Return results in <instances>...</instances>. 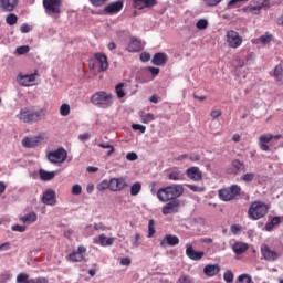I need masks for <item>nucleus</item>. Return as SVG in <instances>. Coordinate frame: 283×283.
I'll list each match as a JSON object with an SVG mask.
<instances>
[{
    "mask_svg": "<svg viewBox=\"0 0 283 283\" xmlns=\"http://www.w3.org/2000/svg\"><path fill=\"white\" fill-rule=\"evenodd\" d=\"M95 59L99 63L98 72H106L107 67H109L107 55L104 53H95Z\"/></svg>",
    "mask_w": 283,
    "mask_h": 283,
    "instance_id": "412c9836",
    "label": "nucleus"
},
{
    "mask_svg": "<svg viewBox=\"0 0 283 283\" xmlns=\"http://www.w3.org/2000/svg\"><path fill=\"white\" fill-rule=\"evenodd\" d=\"M133 247H135V248L140 247V233H137V234L135 235V240H134V242H133Z\"/></svg>",
    "mask_w": 283,
    "mask_h": 283,
    "instance_id": "774afa93",
    "label": "nucleus"
},
{
    "mask_svg": "<svg viewBox=\"0 0 283 283\" xmlns=\"http://www.w3.org/2000/svg\"><path fill=\"white\" fill-rule=\"evenodd\" d=\"M269 213V207L266 203L261 201H254L251 203L248 216L250 220H260V218H264Z\"/></svg>",
    "mask_w": 283,
    "mask_h": 283,
    "instance_id": "20e7f679",
    "label": "nucleus"
},
{
    "mask_svg": "<svg viewBox=\"0 0 283 283\" xmlns=\"http://www.w3.org/2000/svg\"><path fill=\"white\" fill-rule=\"evenodd\" d=\"M186 255L189 258V260H193L195 262H198L205 258V252L202 251H196L193 250V245H186Z\"/></svg>",
    "mask_w": 283,
    "mask_h": 283,
    "instance_id": "dca6fc26",
    "label": "nucleus"
},
{
    "mask_svg": "<svg viewBox=\"0 0 283 283\" xmlns=\"http://www.w3.org/2000/svg\"><path fill=\"white\" fill-rule=\"evenodd\" d=\"M98 240L102 247H112L114 244V238H107L105 234H99Z\"/></svg>",
    "mask_w": 283,
    "mask_h": 283,
    "instance_id": "7c9ffc66",
    "label": "nucleus"
},
{
    "mask_svg": "<svg viewBox=\"0 0 283 283\" xmlns=\"http://www.w3.org/2000/svg\"><path fill=\"white\" fill-rule=\"evenodd\" d=\"M56 174H59V171H48L43 168L39 169V176L43 182H50V180H54V178H56Z\"/></svg>",
    "mask_w": 283,
    "mask_h": 283,
    "instance_id": "5701e85b",
    "label": "nucleus"
},
{
    "mask_svg": "<svg viewBox=\"0 0 283 283\" xmlns=\"http://www.w3.org/2000/svg\"><path fill=\"white\" fill-rule=\"evenodd\" d=\"M188 189H190V191H195L196 193H202V191H205V187L203 186H196V185H188L187 186Z\"/></svg>",
    "mask_w": 283,
    "mask_h": 283,
    "instance_id": "864d4df0",
    "label": "nucleus"
},
{
    "mask_svg": "<svg viewBox=\"0 0 283 283\" xmlns=\"http://www.w3.org/2000/svg\"><path fill=\"white\" fill-rule=\"evenodd\" d=\"M227 41H228L229 48L235 49L242 45V38L240 36V33L233 30L227 32Z\"/></svg>",
    "mask_w": 283,
    "mask_h": 283,
    "instance_id": "1a4fd4ad",
    "label": "nucleus"
},
{
    "mask_svg": "<svg viewBox=\"0 0 283 283\" xmlns=\"http://www.w3.org/2000/svg\"><path fill=\"white\" fill-rule=\"evenodd\" d=\"M151 60V54H149L148 52H143L142 54H140V61L143 62V63H147L148 61H150Z\"/></svg>",
    "mask_w": 283,
    "mask_h": 283,
    "instance_id": "052dcab7",
    "label": "nucleus"
},
{
    "mask_svg": "<svg viewBox=\"0 0 283 283\" xmlns=\"http://www.w3.org/2000/svg\"><path fill=\"white\" fill-rule=\"evenodd\" d=\"M230 231H231V233H233V235H238L240 233V231H242V226H240V224H232L230 227Z\"/></svg>",
    "mask_w": 283,
    "mask_h": 283,
    "instance_id": "6e6d98bb",
    "label": "nucleus"
},
{
    "mask_svg": "<svg viewBox=\"0 0 283 283\" xmlns=\"http://www.w3.org/2000/svg\"><path fill=\"white\" fill-rule=\"evenodd\" d=\"M260 10H262V7L259 4L249 8V12H251V14H260Z\"/></svg>",
    "mask_w": 283,
    "mask_h": 283,
    "instance_id": "e2e57ef3",
    "label": "nucleus"
},
{
    "mask_svg": "<svg viewBox=\"0 0 283 283\" xmlns=\"http://www.w3.org/2000/svg\"><path fill=\"white\" fill-rule=\"evenodd\" d=\"M46 158L52 165H63V163L67 160V150L63 147H59L55 150L49 151Z\"/></svg>",
    "mask_w": 283,
    "mask_h": 283,
    "instance_id": "39448f33",
    "label": "nucleus"
},
{
    "mask_svg": "<svg viewBox=\"0 0 283 283\" xmlns=\"http://www.w3.org/2000/svg\"><path fill=\"white\" fill-rule=\"evenodd\" d=\"M280 222H282V218L281 217H273L271 222H268L264 227L265 231H271L272 229H275V227H277V224H280Z\"/></svg>",
    "mask_w": 283,
    "mask_h": 283,
    "instance_id": "c756f323",
    "label": "nucleus"
},
{
    "mask_svg": "<svg viewBox=\"0 0 283 283\" xmlns=\"http://www.w3.org/2000/svg\"><path fill=\"white\" fill-rule=\"evenodd\" d=\"M20 220L24 224H33V222H36V213L29 212L25 216L20 217Z\"/></svg>",
    "mask_w": 283,
    "mask_h": 283,
    "instance_id": "c85d7f7f",
    "label": "nucleus"
},
{
    "mask_svg": "<svg viewBox=\"0 0 283 283\" xmlns=\"http://www.w3.org/2000/svg\"><path fill=\"white\" fill-rule=\"evenodd\" d=\"M97 191H105L106 189L111 190V181L103 180L96 187Z\"/></svg>",
    "mask_w": 283,
    "mask_h": 283,
    "instance_id": "c03bdc74",
    "label": "nucleus"
},
{
    "mask_svg": "<svg viewBox=\"0 0 283 283\" xmlns=\"http://www.w3.org/2000/svg\"><path fill=\"white\" fill-rule=\"evenodd\" d=\"M180 244V239L176 235L167 234L161 241L160 247H177Z\"/></svg>",
    "mask_w": 283,
    "mask_h": 283,
    "instance_id": "aec40b11",
    "label": "nucleus"
},
{
    "mask_svg": "<svg viewBox=\"0 0 283 283\" xmlns=\"http://www.w3.org/2000/svg\"><path fill=\"white\" fill-rule=\"evenodd\" d=\"M123 87H125V83H119L115 87V92H116L117 98H125L126 94H125V90H123Z\"/></svg>",
    "mask_w": 283,
    "mask_h": 283,
    "instance_id": "58836bf2",
    "label": "nucleus"
},
{
    "mask_svg": "<svg viewBox=\"0 0 283 283\" xmlns=\"http://www.w3.org/2000/svg\"><path fill=\"white\" fill-rule=\"evenodd\" d=\"M123 6H124L123 0L111 2L104 8V12L105 14H118V12L123 10Z\"/></svg>",
    "mask_w": 283,
    "mask_h": 283,
    "instance_id": "ddd939ff",
    "label": "nucleus"
},
{
    "mask_svg": "<svg viewBox=\"0 0 283 283\" xmlns=\"http://www.w3.org/2000/svg\"><path fill=\"white\" fill-rule=\"evenodd\" d=\"M280 138H282V135H272V134H265V135H261L259 137V147L262 151H270V147H269V143H271V140H280Z\"/></svg>",
    "mask_w": 283,
    "mask_h": 283,
    "instance_id": "6e6552de",
    "label": "nucleus"
},
{
    "mask_svg": "<svg viewBox=\"0 0 283 283\" xmlns=\"http://www.w3.org/2000/svg\"><path fill=\"white\" fill-rule=\"evenodd\" d=\"M17 83L22 87H32L36 83V71L31 74L19 73L17 76Z\"/></svg>",
    "mask_w": 283,
    "mask_h": 283,
    "instance_id": "0eeeda50",
    "label": "nucleus"
},
{
    "mask_svg": "<svg viewBox=\"0 0 283 283\" xmlns=\"http://www.w3.org/2000/svg\"><path fill=\"white\" fill-rule=\"evenodd\" d=\"M180 209V200L168 201L166 206L163 207L161 213L164 216H169L171 213H178Z\"/></svg>",
    "mask_w": 283,
    "mask_h": 283,
    "instance_id": "9d476101",
    "label": "nucleus"
},
{
    "mask_svg": "<svg viewBox=\"0 0 283 283\" xmlns=\"http://www.w3.org/2000/svg\"><path fill=\"white\" fill-rule=\"evenodd\" d=\"M182 193H185V187L182 185H172L160 188L157 191V198L160 202H169L171 200H178Z\"/></svg>",
    "mask_w": 283,
    "mask_h": 283,
    "instance_id": "f257e3e1",
    "label": "nucleus"
},
{
    "mask_svg": "<svg viewBox=\"0 0 283 283\" xmlns=\"http://www.w3.org/2000/svg\"><path fill=\"white\" fill-rule=\"evenodd\" d=\"M154 233H156L155 221L150 219L148 221V238H154Z\"/></svg>",
    "mask_w": 283,
    "mask_h": 283,
    "instance_id": "a18cd8bd",
    "label": "nucleus"
},
{
    "mask_svg": "<svg viewBox=\"0 0 283 283\" xmlns=\"http://www.w3.org/2000/svg\"><path fill=\"white\" fill-rule=\"evenodd\" d=\"M85 251H87V249H85L83 245H80L76 251H73L66 256L67 262H83V253H85Z\"/></svg>",
    "mask_w": 283,
    "mask_h": 283,
    "instance_id": "f8f14e48",
    "label": "nucleus"
},
{
    "mask_svg": "<svg viewBox=\"0 0 283 283\" xmlns=\"http://www.w3.org/2000/svg\"><path fill=\"white\" fill-rule=\"evenodd\" d=\"M83 191V188L81 187V185L76 184L72 187V193L73 196H81Z\"/></svg>",
    "mask_w": 283,
    "mask_h": 283,
    "instance_id": "4d7b16f0",
    "label": "nucleus"
},
{
    "mask_svg": "<svg viewBox=\"0 0 283 283\" xmlns=\"http://www.w3.org/2000/svg\"><path fill=\"white\" fill-rule=\"evenodd\" d=\"M48 138H49L48 133H40L36 136V144L43 145V144L48 143Z\"/></svg>",
    "mask_w": 283,
    "mask_h": 283,
    "instance_id": "a19ab883",
    "label": "nucleus"
},
{
    "mask_svg": "<svg viewBox=\"0 0 283 283\" xmlns=\"http://www.w3.org/2000/svg\"><path fill=\"white\" fill-rule=\"evenodd\" d=\"M22 146L25 149H32V148L36 147V137H24L22 139Z\"/></svg>",
    "mask_w": 283,
    "mask_h": 283,
    "instance_id": "cd10ccee",
    "label": "nucleus"
},
{
    "mask_svg": "<svg viewBox=\"0 0 283 283\" xmlns=\"http://www.w3.org/2000/svg\"><path fill=\"white\" fill-rule=\"evenodd\" d=\"M45 14L51 19H59L63 9V0H43Z\"/></svg>",
    "mask_w": 283,
    "mask_h": 283,
    "instance_id": "7ed1b4c3",
    "label": "nucleus"
},
{
    "mask_svg": "<svg viewBox=\"0 0 283 283\" xmlns=\"http://www.w3.org/2000/svg\"><path fill=\"white\" fill-rule=\"evenodd\" d=\"M148 72L151 73L153 76H158V74H160V69L148 66Z\"/></svg>",
    "mask_w": 283,
    "mask_h": 283,
    "instance_id": "0e129e2a",
    "label": "nucleus"
},
{
    "mask_svg": "<svg viewBox=\"0 0 283 283\" xmlns=\"http://www.w3.org/2000/svg\"><path fill=\"white\" fill-rule=\"evenodd\" d=\"M203 3H206V6L213 8L216 6H218L219 3H222V0H203Z\"/></svg>",
    "mask_w": 283,
    "mask_h": 283,
    "instance_id": "13d9d810",
    "label": "nucleus"
},
{
    "mask_svg": "<svg viewBox=\"0 0 283 283\" xmlns=\"http://www.w3.org/2000/svg\"><path fill=\"white\" fill-rule=\"evenodd\" d=\"M92 105L96 107H102V109H107L114 105V95L105 91H98L91 96Z\"/></svg>",
    "mask_w": 283,
    "mask_h": 283,
    "instance_id": "f03ea898",
    "label": "nucleus"
},
{
    "mask_svg": "<svg viewBox=\"0 0 283 283\" xmlns=\"http://www.w3.org/2000/svg\"><path fill=\"white\" fill-rule=\"evenodd\" d=\"M134 8L137 10H145V8H154V6H158L157 0H133Z\"/></svg>",
    "mask_w": 283,
    "mask_h": 283,
    "instance_id": "a211bd4d",
    "label": "nucleus"
},
{
    "mask_svg": "<svg viewBox=\"0 0 283 283\" xmlns=\"http://www.w3.org/2000/svg\"><path fill=\"white\" fill-rule=\"evenodd\" d=\"M233 277H234L233 271H231V270H227V271L224 272V274H223V280H224V282H227V283L233 282Z\"/></svg>",
    "mask_w": 283,
    "mask_h": 283,
    "instance_id": "de8ad7c7",
    "label": "nucleus"
},
{
    "mask_svg": "<svg viewBox=\"0 0 283 283\" xmlns=\"http://www.w3.org/2000/svg\"><path fill=\"white\" fill-rule=\"evenodd\" d=\"M240 191H242L240 186L232 185L230 188L220 189L219 198L220 200H223V202H229L231 200H234V198H238V196H240Z\"/></svg>",
    "mask_w": 283,
    "mask_h": 283,
    "instance_id": "423d86ee",
    "label": "nucleus"
},
{
    "mask_svg": "<svg viewBox=\"0 0 283 283\" xmlns=\"http://www.w3.org/2000/svg\"><path fill=\"white\" fill-rule=\"evenodd\" d=\"M258 43H261V45H269L271 41H273V35L272 34H265L260 36L258 40Z\"/></svg>",
    "mask_w": 283,
    "mask_h": 283,
    "instance_id": "f704fd0d",
    "label": "nucleus"
},
{
    "mask_svg": "<svg viewBox=\"0 0 283 283\" xmlns=\"http://www.w3.org/2000/svg\"><path fill=\"white\" fill-rule=\"evenodd\" d=\"M30 30H32V28H30L29 24H22L20 27V31L22 32V34H28V32H30Z\"/></svg>",
    "mask_w": 283,
    "mask_h": 283,
    "instance_id": "338daca9",
    "label": "nucleus"
},
{
    "mask_svg": "<svg viewBox=\"0 0 283 283\" xmlns=\"http://www.w3.org/2000/svg\"><path fill=\"white\" fill-rule=\"evenodd\" d=\"M261 255H263L264 260L268 262H275L279 258L277 252L271 250L266 244L261 247Z\"/></svg>",
    "mask_w": 283,
    "mask_h": 283,
    "instance_id": "2eb2a0df",
    "label": "nucleus"
},
{
    "mask_svg": "<svg viewBox=\"0 0 283 283\" xmlns=\"http://www.w3.org/2000/svg\"><path fill=\"white\" fill-rule=\"evenodd\" d=\"M17 21H19V17H17L14 13H10L6 18V23L8 25H17Z\"/></svg>",
    "mask_w": 283,
    "mask_h": 283,
    "instance_id": "4c0bfd02",
    "label": "nucleus"
},
{
    "mask_svg": "<svg viewBox=\"0 0 283 283\" xmlns=\"http://www.w3.org/2000/svg\"><path fill=\"white\" fill-rule=\"evenodd\" d=\"M186 175L191 180H195V182H200L202 180V171H200V168L192 166L186 170Z\"/></svg>",
    "mask_w": 283,
    "mask_h": 283,
    "instance_id": "6ab92c4d",
    "label": "nucleus"
},
{
    "mask_svg": "<svg viewBox=\"0 0 283 283\" xmlns=\"http://www.w3.org/2000/svg\"><path fill=\"white\" fill-rule=\"evenodd\" d=\"M177 283H193V279L189 274H181L178 277Z\"/></svg>",
    "mask_w": 283,
    "mask_h": 283,
    "instance_id": "37998d69",
    "label": "nucleus"
},
{
    "mask_svg": "<svg viewBox=\"0 0 283 283\" xmlns=\"http://www.w3.org/2000/svg\"><path fill=\"white\" fill-rule=\"evenodd\" d=\"M95 8H101L107 0H88Z\"/></svg>",
    "mask_w": 283,
    "mask_h": 283,
    "instance_id": "680f3d73",
    "label": "nucleus"
},
{
    "mask_svg": "<svg viewBox=\"0 0 283 283\" xmlns=\"http://www.w3.org/2000/svg\"><path fill=\"white\" fill-rule=\"evenodd\" d=\"M127 50L129 52H140L143 50V42L136 38H132Z\"/></svg>",
    "mask_w": 283,
    "mask_h": 283,
    "instance_id": "a878e982",
    "label": "nucleus"
},
{
    "mask_svg": "<svg viewBox=\"0 0 283 283\" xmlns=\"http://www.w3.org/2000/svg\"><path fill=\"white\" fill-rule=\"evenodd\" d=\"M235 283H253V279L249 274H241Z\"/></svg>",
    "mask_w": 283,
    "mask_h": 283,
    "instance_id": "ea45409f",
    "label": "nucleus"
},
{
    "mask_svg": "<svg viewBox=\"0 0 283 283\" xmlns=\"http://www.w3.org/2000/svg\"><path fill=\"white\" fill-rule=\"evenodd\" d=\"M168 178H169V180H175V181L185 180V174H182L179 170H176V171L168 174Z\"/></svg>",
    "mask_w": 283,
    "mask_h": 283,
    "instance_id": "2f4dec72",
    "label": "nucleus"
},
{
    "mask_svg": "<svg viewBox=\"0 0 283 283\" xmlns=\"http://www.w3.org/2000/svg\"><path fill=\"white\" fill-rule=\"evenodd\" d=\"M232 167L235 168L234 174H240V171H244V164L240 161V159L232 160Z\"/></svg>",
    "mask_w": 283,
    "mask_h": 283,
    "instance_id": "72a5a7b5",
    "label": "nucleus"
},
{
    "mask_svg": "<svg viewBox=\"0 0 283 283\" xmlns=\"http://www.w3.org/2000/svg\"><path fill=\"white\" fill-rule=\"evenodd\" d=\"M142 189L143 185H140V182L133 184L130 187V196H138Z\"/></svg>",
    "mask_w": 283,
    "mask_h": 283,
    "instance_id": "c9c22d12",
    "label": "nucleus"
},
{
    "mask_svg": "<svg viewBox=\"0 0 283 283\" xmlns=\"http://www.w3.org/2000/svg\"><path fill=\"white\" fill-rule=\"evenodd\" d=\"M153 65L163 66L167 64V55L165 53H156L151 59Z\"/></svg>",
    "mask_w": 283,
    "mask_h": 283,
    "instance_id": "bb28decb",
    "label": "nucleus"
},
{
    "mask_svg": "<svg viewBox=\"0 0 283 283\" xmlns=\"http://www.w3.org/2000/svg\"><path fill=\"white\" fill-rule=\"evenodd\" d=\"M273 76L276 81H282V78H283V66H282V64H279L274 67Z\"/></svg>",
    "mask_w": 283,
    "mask_h": 283,
    "instance_id": "473e14b6",
    "label": "nucleus"
},
{
    "mask_svg": "<svg viewBox=\"0 0 283 283\" xmlns=\"http://www.w3.org/2000/svg\"><path fill=\"white\" fill-rule=\"evenodd\" d=\"M241 180H243V182H253V180H255V172L244 174L241 177Z\"/></svg>",
    "mask_w": 283,
    "mask_h": 283,
    "instance_id": "49530a36",
    "label": "nucleus"
},
{
    "mask_svg": "<svg viewBox=\"0 0 283 283\" xmlns=\"http://www.w3.org/2000/svg\"><path fill=\"white\" fill-rule=\"evenodd\" d=\"M203 273L208 277H213V276L218 275V273H220V265H218V264H213V265L208 264L203 268Z\"/></svg>",
    "mask_w": 283,
    "mask_h": 283,
    "instance_id": "393cba45",
    "label": "nucleus"
},
{
    "mask_svg": "<svg viewBox=\"0 0 283 283\" xmlns=\"http://www.w3.org/2000/svg\"><path fill=\"white\" fill-rule=\"evenodd\" d=\"M126 160H130V161L138 160V155L136 153H128L126 155Z\"/></svg>",
    "mask_w": 283,
    "mask_h": 283,
    "instance_id": "69168bd1",
    "label": "nucleus"
},
{
    "mask_svg": "<svg viewBox=\"0 0 283 283\" xmlns=\"http://www.w3.org/2000/svg\"><path fill=\"white\" fill-rule=\"evenodd\" d=\"M232 251L237 255H242V254H244V253H247L249 251V243H244L242 241H237L232 245Z\"/></svg>",
    "mask_w": 283,
    "mask_h": 283,
    "instance_id": "4be33fe9",
    "label": "nucleus"
},
{
    "mask_svg": "<svg viewBox=\"0 0 283 283\" xmlns=\"http://www.w3.org/2000/svg\"><path fill=\"white\" fill-rule=\"evenodd\" d=\"M36 114L31 111H21L20 114L18 115L19 120L22 123H32L34 120Z\"/></svg>",
    "mask_w": 283,
    "mask_h": 283,
    "instance_id": "b1692460",
    "label": "nucleus"
},
{
    "mask_svg": "<svg viewBox=\"0 0 283 283\" xmlns=\"http://www.w3.org/2000/svg\"><path fill=\"white\" fill-rule=\"evenodd\" d=\"M29 277L30 276L25 273H19L17 276V282L18 283H28V282H30Z\"/></svg>",
    "mask_w": 283,
    "mask_h": 283,
    "instance_id": "3c124183",
    "label": "nucleus"
},
{
    "mask_svg": "<svg viewBox=\"0 0 283 283\" xmlns=\"http://www.w3.org/2000/svg\"><path fill=\"white\" fill-rule=\"evenodd\" d=\"M153 120H156V116H154V114L151 113H148L146 115H140V122L144 123V125H147Z\"/></svg>",
    "mask_w": 283,
    "mask_h": 283,
    "instance_id": "e433bc0d",
    "label": "nucleus"
},
{
    "mask_svg": "<svg viewBox=\"0 0 283 283\" xmlns=\"http://www.w3.org/2000/svg\"><path fill=\"white\" fill-rule=\"evenodd\" d=\"M60 114H61V116H70V105L62 104L60 107Z\"/></svg>",
    "mask_w": 283,
    "mask_h": 283,
    "instance_id": "603ef678",
    "label": "nucleus"
},
{
    "mask_svg": "<svg viewBox=\"0 0 283 283\" xmlns=\"http://www.w3.org/2000/svg\"><path fill=\"white\" fill-rule=\"evenodd\" d=\"M132 129H134V132H140V134H145V132H147V127L140 124H133Z\"/></svg>",
    "mask_w": 283,
    "mask_h": 283,
    "instance_id": "5fc2aeb1",
    "label": "nucleus"
},
{
    "mask_svg": "<svg viewBox=\"0 0 283 283\" xmlns=\"http://www.w3.org/2000/svg\"><path fill=\"white\" fill-rule=\"evenodd\" d=\"M196 28L197 30H207V28H209V21H207V19H200L196 23Z\"/></svg>",
    "mask_w": 283,
    "mask_h": 283,
    "instance_id": "79ce46f5",
    "label": "nucleus"
},
{
    "mask_svg": "<svg viewBox=\"0 0 283 283\" xmlns=\"http://www.w3.org/2000/svg\"><path fill=\"white\" fill-rule=\"evenodd\" d=\"M111 191H123L127 187V181L123 177L111 178Z\"/></svg>",
    "mask_w": 283,
    "mask_h": 283,
    "instance_id": "4468645a",
    "label": "nucleus"
},
{
    "mask_svg": "<svg viewBox=\"0 0 283 283\" xmlns=\"http://www.w3.org/2000/svg\"><path fill=\"white\" fill-rule=\"evenodd\" d=\"M42 202L49 207H54L56 205V191L53 189L45 190L42 195Z\"/></svg>",
    "mask_w": 283,
    "mask_h": 283,
    "instance_id": "9b49d317",
    "label": "nucleus"
},
{
    "mask_svg": "<svg viewBox=\"0 0 283 283\" xmlns=\"http://www.w3.org/2000/svg\"><path fill=\"white\" fill-rule=\"evenodd\" d=\"M17 6H19V0H0L2 12H14Z\"/></svg>",
    "mask_w": 283,
    "mask_h": 283,
    "instance_id": "f3484780",
    "label": "nucleus"
},
{
    "mask_svg": "<svg viewBox=\"0 0 283 283\" xmlns=\"http://www.w3.org/2000/svg\"><path fill=\"white\" fill-rule=\"evenodd\" d=\"M12 280V274L10 272H3L0 274V283H7Z\"/></svg>",
    "mask_w": 283,
    "mask_h": 283,
    "instance_id": "09e8293b",
    "label": "nucleus"
},
{
    "mask_svg": "<svg viewBox=\"0 0 283 283\" xmlns=\"http://www.w3.org/2000/svg\"><path fill=\"white\" fill-rule=\"evenodd\" d=\"M17 54H19L20 56L23 54H28V52H30V46L29 45H22V46H18L15 49Z\"/></svg>",
    "mask_w": 283,
    "mask_h": 283,
    "instance_id": "8fccbe9b",
    "label": "nucleus"
},
{
    "mask_svg": "<svg viewBox=\"0 0 283 283\" xmlns=\"http://www.w3.org/2000/svg\"><path fill=\"white\" fill-rule=\"evenodd\" d=\"M27 227L21 224H14L11 227V231H18V233H23Z\"/></svg>",
    "mask_w": 283,
    "mask_h": 283,
    "instance_id": "bf43d9fd",
    "label": "nucleus"
}]
</instances>
